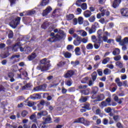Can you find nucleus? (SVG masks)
<instances>
[{
  "label": "nucleus",
  "instance_id": "obj_1",
  "mask_svg": "<svg viewBox=\"0 0 128 128\" xmlns=\"http://www.w3.org/2000/svg\"><path fill=\"white\" fill-rule=\"evenodd\" d=\"M50 61L48 60L46 58H44L40 60L41 64L37 67V70H41L42 72H44L46 70H48L50 68Z\"/></svg>",
  "mask_w": 128,
  "mask_h": 128
},
{
  "label": "nucleus",
  "instance_id": "obj_2",
  "mask_svg": "<svg viewBox=\"0 0 128 128\" xmlns=\"http://www.w3.org/2000/svg\"><path fill=\"white\" fill-rule=\"evenodd\" d=\"M64 36H66L63 30H60L56 36L48 39V40L50 42H56L60 40Z\"/></svg>",
  "mask_w": 128,
  "mask_h": 128
},
{
  "label": "nucleus",
  "instance_id": "obj_3",
  "mask_svg": "<svg viewBox=\"0 0 128 128\" xmlns=\"http://www.w3.org/2000/svg\"><path fill=\"white\" fill-rule=\"evenodd\" d=\"M20 18L17 17L16 20H12L10 23V26L12 28H16L18 25L20 24Z\"/></svg>",
  "mask_w": 128,
  "mask_h": 128
},
{
  "label": "nucleus",
  "instance_id": "obj_4",
  "mask_svg": "<svg viewBox=\"0 0 128 128\" xmlns=\"http://www.w3.org/2000/svg\"><path fill=\"white\" fill-rule=\"evenodd\" d=\"M110 36V34L108 32H105L103 36V42H107L108 44H113L114 40L109 39L108 40V36Z\"/></svg>",
  "mask_w": 128,
  "mask_h": 128
},
{
  "label": "nucleus",
  "instance_id": "obj_5",
  "mask_svg": "<svg viewBox=\"0 0 128 128\" xmlns=\"http://www.w3.org/2000/svg\"><path fill=\"white\" fill-rule=\"evenodd\" d=\"M97 34H98V40L100 42H102V40H104V31H102V30H99L97 32Z\"/></svg>",
  "mask_w": 128,
  "mask_h": 128
},
{
  "label": "nucleus",
  "instance_id": "obj_6",
  "mask_svg": "<svg viewBox=\"0 0 128 128\" xmlns=\"http://www.w3.org/2000/svg\"><path fill=\"white\" fill-rule=\"evenodd\" d=\"M46 90V86L42 85L38 86H36L34 88V92H42V90Z\"/></svg>",
  "mask_w": 128,
  "mask_h": 128
},
{
  "label": "nucleus",
  "instance_id": "obj_7",
  "mask_svg": "<svg viewBox=\"0 0 128 128\" xmlns=\"http://www.w3.org/2000/svg\"><path fill=\"white\" fill-rule=\"evenodd\" d=\"M52 7L50 6L47 7L46 9L43 11V13H42L43 16H48V14L52 12Z\"/></svg>",
  "mask_w": 128,
  "mask_h": 128
},
{
  "label": "nucleus",
  "instance_id": "obj_8",
  "mask_svg": "<svg viewBox=\"0 0 128 128\" xmlns=\"http://www.w3.org/2000/svg\"><path fill=\"white\" fill-rule=\"evenodd\" d=\"M74 72L72 70H69L64 74V78H72V76H74Z\"/></svg>",
  "mask_w": 128,
  "mask_h": 128
},
{
  "label": "nucleus",
  "instance_id": "obj_9",
  "mask_svg": "<svg viewBox=\"0 0 128 128\" xmlns=\"http://www.w3.org/2000/svg\"><path fill=\"white\" fill-rule=\"evenodd\" d=\"M120 2H122V0H114L112 6L114 8H116L120 4Z\"/></svg>",
  "mask_w": 128,
  "mask_h": 128
},
{
  "label": "nucleus",
  "instance_id": "obj_10",
  "mask_svg": "<svg viewBox=\"0 0 128 128\" xmlns=\"http://www.w3.org/2000/svg\"><path fill=\"white\" fill-rule=\"evenodd\" d=\"M74 124H84V118H80L77 119H76L74 121Z\"/></svg>",
  "mask_w": 128,
  "mask_h": 128
},
{
  "label": "nucleus",
  "instance_id": "obj_11",
  "mask_svg": "<svg viewBox=\"0 0 128 128\" xmlns=\"http://www.w3.org/2000/svg\"><path fill=\"white\" fill-rule=\"evenodd\" d=\"M121 14L123 16H128V8H122L121 10Z\"/></svg>",
  "mask_w": 128,
  "mask_h": 128
},
{
  "label": "nucleus",
  "instance_id": "obj_12",
  "mask_svg": "<svg viewBox=\"0 0 128 128\" xmlns=\"http://www.w3.org/2000/svg\"><path fill=\"white\" fill-rule=\"evenodd\" d=\"M30 98L34 100H40V95L38 94H34L30 96Z\"/></svg>",
  "mask_w": 128,
  "mask_h": 128
},
{
  "label": "nucleus",
  "instance_id": "obj_13",
  "mask_svg": "<svg viewBox=\"0 0 128 128\" xmlns=\"http://www.w3.org/2000/svg\"><path fill=\"white\" fill-rule=\"evenodd\" d=\"M98 41L94 42V48H96V50H98V48H100V44H102V42H103L102 40V42L98 40Z\"/></svg>",
  "mask_w": 128,
  "mask_h": 128
},
{
  "label": "nucleus",
  "instance_id": "obj_14",
  "mask_svg": "<svg viewBox=\"0 0 128 128\" xmlns=\"http://www.w3.org/2000/svg\"><path fill=\"white\" fill-rule=\"evenodd\" d=\"M20 46V42H17L16 44H14L12 48V50L14 52H18V46Z\"/></svg>",
  "mask_w": 128,
  "mask_h": 128
},
{
  "label": "nucleus",
  "instance_id": "obj_15",
  "mask_svg": "<svg viewBox=\"0 0 128 128\" xmlns=\"http://www.w3.org/2000/svg\"><path fill=\"white\" fill-rule=\"evenodd\" d=\"M96 102H101V100H104V94H100L98 95L96 97Z\"/></svg>",
  "mask_w": 128,
  "mask_h": 128
},
{
  "label": "nucleus",
  "instance_id": "obj_16",
  "mask_svg": "<svg viewBox=\"0 0 128 128\" xmlns=\"http://www.w3.org/2000/svg\"><path fill=\"white\" fill-rule=\"evenodd\" d=\"M74 45L76 46H78L80 44H82V40H80V39H76L74 40Z\"/></svg>",
  "mask_w": 128,
  "mask_h": 128
},
{
  "label": "nucleus",
  "instance_id": "obj_17",
  "mask_svg": "<svg viewBox=\"0 0 128 128\" xmlns=\"http://www.w3.org/2000/svg\"><path fill=\"white\" fill-rule=\"evenodd\" d=\"M91 76L92 82H96V80L98 76V73H96V72H93L91 74Z\"/></svg>",
  "mask_w": 128,
  "mask_h": 128
},
{
  "label": "nucleus",
  "instance_id": "obj_18",
  "mask_svg": "<svg viewBox=\"0 0 128 128\" xmlns=\"http://www.w3.org/2000/svg\"><path fill=\"white\" fill-rule=\"evenodd\" d=\"M124 44H128V37L124 38L120 43V46H124Z\"/></svg>",
  "mask_w": 128,
  "mask_h": 128
},
{
  "label": "nucleus",
  "instance_id": "obj_19",
  "mask_svg": "<svg viewBox=\"0 0 128 128\" xmlns=\"http://www.w3.org/2000/svg\"><path fill=\"white\" fill-rule=\"evenodd\" d=\"M84 14L85 18H90L92 16V12L88 10H86L84 12Z\"/></svg>",
  "mask_w": 128,
  "mask_h": 128
},
{
  "label": "nucleus",
  "instance_id": "obj_20",
  "mask_svg": "<svg viewBox=\"0 0 128 128\" xmlns=\"http://www.w3.org/2000/svg\"><path fill=\"white\" fill-rule=\"evenodd\" d=\"M38 116L39 117L42 116H48V112L44 110V111H41L38 114Z\"/></svg>",
  "mask_w": 128,
  "mask_h": 128
},
{
  "label": "nucleus",
  "instance_id": "obj_21",
  "mask_svg": "<svg viewBox=\"0 0 128 128\" xmlns=\"http://www.w3.org/2000/svg\"><path fill=\"white\" fill-rule=\"evenodd\" d=\"M36 58V53H32L30 56H28V60H34Z\"/></svg>",
  "mask_w": 128,
  "mask_h": 128
},
{
  "label": "nucleus",
  "instance_id": "obj_22",
  "mask_svg": "<svg viewBox=\"0 0 128 128\" xmlns=\"http://www.w3.org/2000/svg\"><path fill=\"white\" fill-rule=\"evenodd\" d=\"M8 78H10V81L11 82H14V73L12 72H10L8 74Z\"/></svg>",
  "mask_w": 128,
  "mask_h": 128
},
{
  "label": "nucleus",
  "instance_id": "obj_23",
  "mask_svg": "<svg viewBox=\"0 0 128 128\" xmlns=\"http://www.w3.org/2000/svg\"><path fill=\"white\" fill-rule=\"evenodd\" d=\"M50 2V0H42L40 6H46L47 4H48V2Z\"/></svg>",
  "mask_w": 128,
  "mask_h": 128
},
{
  "label": "nucleus",
  "instance_id": "obj_24",
  "mask_svg": "<svg viewBox=\"0 0 128 128\" xmlns=\"http://www.w3.org/2000/svg\"><path fill=\"white\" fill-rule=\"evenodd\" d=\"M74 52L76 56H80V47H76L74 50Z\"/></svg>",
  "mask_w": 128,
  "mask_h": 128
},
{
  "label": "nucleus",
  "instance_id": "obj_25",
  "mask_svg": "<svg viewBox=\"0 0 128 128\" xmlns=\"http://www.w3.org/2000/svg\"><path fill=\"white\" fill-rule=\"evenodd\" d=\"M120 54V50L118 48H116L112 52V54L114 56H116V54Z\"/></svg>",
  "mask_w": 128,
  "mask_h": 128
},
{
  "label": "nucleus",
  "instance_id": "obj_26",
  "mask_svg": "<svg viewBox=\"0 0 128 128\" xmlns=\"http://www.w3.org/2000/svg\"><path fill=\"white\" fill-rule=\"evenodd\" d=\"M30 120L33 122H36V116L35 114H32L30 116Z\"/></svg>",
  "mask_w": 128,
  "mask_h": 128
},
{
  "label": "nucleus",
  "instance_id": "obj_27",
  "mask_svg": "<svg viewBox=\"0 0 128 128\" xmlns=\"http://www.w3.org/2000/svg\"><path fill=\"white\" fill-rule=\"evenodd\" d=\"M80 92L81 94H82V96H88V94H90V91L88 90H81Z\"/></svg>",
  "mask_w": 128,
  "mask_h": 128
},
{
  "label": "nucleus",
  "instance_id": "obj_28",
  "mask_svg": "<svg viewBox=\"0 0 128 128\" xmlns=\"http://www.w3.org/2000/svg\"><path fill=\"white\" fill-rule=\"evenodd\" d=\"M64 56L66 58H72V54H70L68 52H66L65 53H64Z\"/></svg>",
  "mask_w": 128,
  "mask_h": 128
},
{
  "label": "nucleus",
  "instance_id": "obj_29",
  "mask_svg": "<svg viewBox=\"0 0 128 128\" xmlns=\"http://www.w3.org/2000/svg\"><path fill=\"white\" fill-rule=\"evenodd\" d=\"M44 120V122H43L44 124H48L52 120V118L50 117H48L47 118H43Z\"/></svg>",
  "mask_w": 128,
  "mask_h": 128
},
{
  "label": "nucleus",
  "instance_id": "obj_30",
  "mask_svg": "<svg viewBox=\"0 0 128 128\" xmlns=\"http://www.w3.org/2000/svg\"><path fill=\"white\" fill-rule=\"evenodd\" d=\"M32 50V48H30V47L28 46H25L24 47V52L25 54H28V52H30Z\"/></svg>",
  "mask_w": 128,
  "mask_h": 128
},
{
  "label": "nucleus",
  "instance_id": "obj_31",
  "mask_svg": "<svg viewBox=\"0 0 128 128\" xmlns=\"http://www.w3.org/2000/svg\"><path fill=\"white\" fill-rule=\"evenodd\" d=\"M36 12V10H30L27 12V14L28 16H32V14H34Z\"/></svg>",
  "mask_w": 128,
  "mask_h": 128
},
{
  "label": "nucleus",
  "instance_id": "obj_32",
  "mask_svg": "<svg viewBox=\"0 0 128 128\" xmlns=\"http://www.w3.org/2000/svg\"><path fill=\"white\" fill-rule=\"evenodd\" d=\"M86 50H92L94 48V45L92 44V43L88 44L86 46Z\"/></svg>",
  "mask_w": 128,
  "mask_h": 128
},
{
  "label": "nucleus",
  "instance_id": "obj_33",
  "mask_svg": "<svg viewBox=\"0 0 128 128\" xmlns=\"http://www.w3.org/2000/svg\"><path fill=\"white\" fill-rule=\"evenodd\" d=\"M116 65L118 68H122L124 66V65L122 64V62H120V61L117 62H116Z\"/></svg>",
  "mask_w": 128,
  "mask_h": 128
},
{
  "label": "nucleus",
  "instance_id": "obj_34",
  "mask_svg": "<svg viewBox=\"0 0 128 128\" xmlns=\"http://www.w3.org/2000/svg\"><path fill=\"white\" fill-rule=\"evenodd\" d=\"M100 10L101 12L102 16H104V14H106V10H104V8L100 7Z\"/></svg>",
  "mask_w": 128,
  "mask_h": 128
},
{
  "label": "nucleus",
  "instance_id": "obj_35",
  "mask_svg": "<svg viewBox=\"0 0 128 128\" xmlns=\"http://www.w3.org/2000/svg\"><path fill=\"white\" fill-rule=\"evenodd\" d=\"M10 56V53L8 52H5L3 54H2L1 57L2 58H8Z\"/></svg>",
  "mask_w": 128,
  "mask_h": 128
},
{
  "label": "nucleus",
  "instance_id": "obj_36",
  "mask_svg": "<svg viewBox=\"0 0 128 128\" xmlns=\"http://www.w3.org/2000/svg\"><path fill=\"white\" fill-rule=\"evenodd\" d=\"M66 18L68 20H72L74 18V14H70L69 15H67Z\"/></svg>",
  "mask_w": 128,
  "mask_h": 128
},
{
  "label": "nucleus",
  "instance_id": "obj_37",
  "mask_svg": "<svg viewBox=\"0 0 128 128\" xmlns=\"http://www.w3.org/2000/svg\"><path fill=\"white\" fill-rule=\"evenodd\" d=\"M86 0H77L76 4L78 6H80V3L84 2Z\"/></svg>",
  "mask_w": 128,
  "mask_h": 128
},
{
  "label": "nucleus",
  "instance_id": "obj_38",
  "mask_svg": "<svg viewBox=\"0 0 128 128\" xmlns=\"http://www.w3.org/2000/svg\"><path fill=\"white\" fill-rule=\"evenodd\" d=\"M112 72L110 71V70L108 68H106L104 70V74H106V76H108V74H110Z\"/></svg>",
  "mask_w": 128,
  "mask_h": 128
},
{
  "label": "nucleus",
  "instance_id": "obj_39",
  "mask_svg": "<svg viewBox=\"0 0 128 128\" xmlns=\"http://www.w3.org/2000/svg\"><path fill=\"white\" fill-rule=\"evenodd\" d=\"M30 84H28L24 86L22 88V90H30Z\"/></svg>",
  "mask_w": 128,
  "mask_h": 128
},
{
  "label": "nucleus",
  "instance_id": "obj_40",
  "mask_svg": "<svg viewBox=\"0 0 128 128\" xmlns=\"http://www.w3.org/2000/svg\"><path fill=\"white\" fill-rule=\"evenodd\" d=\"M96 32V29L94 28L92 26V28L89 30L90 34H94V32Z\"/></svg>",
  "mask_w": 128,
  "mask_h": 128
},
{
  "label": "nucleus",
  "instance_id": "obj_41",
  "mask_svg": "<svg viewBox=\"0 0 128 128\" xmlns=\"http://www.w3.org/2000/svg\"><path fill=\"white\" fill-rule=\"evenodd\" d=\"M87 100H88V96L82 97L80 99V102H86Z\"/></svg>",
  "mask_w": 128,
  "mask_h": 128
},
{
  "label": "nucleus",
  "instance_id": "obj_42",
  "mask_svg": "<svg viewBox=\"0 0 128 128\" xmlns=\"http://www.w3.org/2000/svg\"><path fill=\"white\" fill-rule=\"evenodd\" d=\"M78 22L79 24H84V18L80 16L78 18Z\"/></svg>",
  "mask_w": 128,
  "mask_h": 128
},
{
  "label": "nucleus",
  "instance_id": "obj_43",
  "mask_svg": "<svg viewBox=\"0 0 128 128\" xmlns=\"http://www.w3.org/2000/svg\"><path fill=\"white\" fill-rule=\"evenodd\" d=\"M82 34V36H88V33L84 30H80L79 31Z\"/></svg>",
  "mask_w": 128,
  "mask_h": 128
},
{
  "label": "nucleus",
  "instance_id": "obj_44",
  "mask_svg": "<svg viewBox=\"0 0 128 128\" xmlns=\"http://www.w3.org/2000/svg\"><path fill=\"white\" fill-rule=\"evenodd\" d=\"M81 8L82 10H86V8H88V5L86 4V3L82 4L81 5Z\"/></svg>",
  "mask_w": 128,
  "mask_h": 128
},
{
  "label": "nucleus",
  "instance_id": "obj_45",
  "mask_svg": "<svg viewBox=\"0 0 128 128\" xmlns=\"http://www.w3.org/2000/svg\"><path fill=\"white\" fill-rule=\"evenodd\" d=\"M71 64L73 65L74 66H76L80 64V62L76 60V62H71Z\"/></svg>",
  "mask_w": 128,
  "mask_h": 128
},
{
  "label": "nucleus",
  "instance_id": "obj_46",
  "mask_svg": "<svg viewBox=\"0 0 128 128\" xmlns=\"http://www.w3.org/2000/svg\"><path fill=\"white\" fill-rule=\"evenodd\" d=\"M88 80V77H86L84 78H83L81 80L82 84H86V82Z\"/></svg>",
  "mask_w": 128,
  "mask_h": 128
},
{
  "label": "nucleus",
  "instance_id": "obj_47",
  "mask_svg": "<svg viewBox=\"0 0 128 128\" xmlns=\"http://www.w3.org/2000/svg\"><path fill=\"white\" fill-rule=\"evenodd\" d=\"M114 58L116 62H118V60H120L122 58V56H120V55H118V56H114Z\"/></svg>",
  "mask_w": 128,
  "mask_h": 128
},
{
  "label": "nucleus",
  "instance_id": "obj_48",
  "mask_svg": "<svg viewBox=\"0 0 128 128\" xmlns=\"http://www.w3.org/2000/svg\"><path fill=\"white\" fill-rule=\"evenodd\" d=\"M98 92V87H94L92 88V92L94 94H96V92Z\"/></svg>",
  "mask_w": 128,
  "mask_h": 128
},
{
  "label": "nucleus",
  "instance_id": "obj_49",
  "mask_svg": "<svg viewBox=\"0 0 128 128\" xmlns=\"http://www.w3.org/2000/svg\"><path fill=\"white\" fill-rule=\"evenodd\" d=\"M34 102L29 101L28 102V106H30V108H32V106H34Z\"/></svg>",
  "mask_w": 128,
  "mask_h": 128
},
{
  "label": "nucleus",
  "instance_id": "obj_50",
  "mask_svg": "<svg viewBox=\"0 0 128 128\" xmlns=\"http://www.w3.org/2000/svg\"><path fill=\"white\" fill-rule=\"evenodd\" d=\"M110 58H106L103 60L102 62L104 64H106V63L110 62Z\"/></svg>",
  "mask_w": 128,
  "mask_h": 128
},
{
  "label": "nucleus",
  "instance_id": "obj_51",
  "mask_svg": "<svg viewBox=\"0 0 128 128\" xmlns=\"http://www.w3.org/2000/svg\"><path fill=\"white\" fill-rule=\"evenodd\" d=\"M81 50H82V52L84 54H86V46L82 44L81 45Z\"/></svg>",
  "mask_w": 128,
  "mask_h": 128
},
{
  "label": "nucleus",
  "instance_id": "obj_52",
  "mask_svg": "<svg viewBox=\"0 0 128 128\" xmlns=\"http://www.w3.org/2000/svg\"><path fill=\"white\" fill-rule=\"evenodd\" d=\"M88 20L89 22H94L96 20V16H91L90 18H89Z\"/></svg>",
  "mask_w": 128,
  "mask_h": 128
},
{
  "label": "nucleus",
  "instance_id": "obj_53",
  "mask_svg": "<svg viewBox=\"0 0 128 128\" xmlns=\"http://www.w3.org/2000/svg\"><path fill=\"white\" fill-rule=\"evenodd\" d=\"M92 40L93 42H98V39H96V36H92Z\"/></svg>",
  "mask_w": 128,
  "mask_h": 128
},
{
  "label": "nucleus",
  "instance_id": "obj_54",
  "mask_svg": "<svg viewBox=\"0 0 128 128\" xmlns=\"http://www.w3.org/2000/svg\"><path fill=\"white\" fill-rule=\"evenodd\" d=\"M90 104L86 103L84 105V108L85 110H90Z\"/></svg>",
  "mask_w": 128,
  "mask_h": 128
},
{
  "label": "nucleus",
  "instance_id": "obj_55",
  "mask_svg": "<svg viewBox=\"0 0 128 128\" xmlns=\"http://www.w3.org/2000/svg\"><path fill=\"white\" fill-rule=\"evenodd\" d=\"M9 38H12L14 37V32L12 31H10L8 35Z\"/></svg>",
  "mask_w": 128,
  "mask_h": 128
},
{
  "label": "nucleus",
  "instance_id": "obj_56",
  "mask_svg": "<svg viewBox=\"0 0 128 128\" xmlns=\"http://www.w3.org/2000/svg\"><path fill=\"white\" fill-rule=\"evenodd\" d=\"M97 72L100 76H102V70L98 69L97 70Z\"/></svg>",
  "mask_w": 128,
  "mask_h": 128
},
{
  "label": "nucleus",
  "instance_id": "obj_57",
  "mask_svg": "<svg viewBox=\"0 0 128 128\" xmlns=\"http://www.w3.org/2000/svg\"><path fill=\"white\" fill-rule=\"evenodd\" d=\"M92 26L95 28L96 30V28H100V26L98 25V22L94 23Z\"/></svg>",
  "mask_w": 128,
  "mask_h": 128
},
{
  "label": "nucleus",
  "instance_id": "obj_58",
  "mask_svg": "<svg viewBox=\"0 0 128 128\" xmlns=\"http://www.w3.org/2000/svg\"><path fill=\"white\" fill-rule=\"evenodd\" d=\"M81 42H82L83 44H86V42H88V38H84L82 40Z\"/></svg>",
  "mask_w": 128,
  "mask_h": 128
},
{
  "label": "nucleus",
  "instance_id": "obj_59",
  "mask_svg": "<svg viewBox=\"0 0 128 128\" xmlns=\"http://www.w3.org/2000/svg\"><path fill=\"white\" fill-rule=\"evenodd\" d=\"M42 28H44V30H46L48 28V22H44L42 26Z\"/></svg>",
  "mask_w": 128,
  "mask_h": 128
},
{
  "label": "nucleus",
  "instance_id": "obj_60",
  "mask_svg": "<svg viewBox=\"0 0 128 128\" xmlns=\"http://www.w3.org/2000/svg\"><path fill=\"white\" fill-rule=\"evenodd\" d=\"M104 110L106 112H107V114H110V112H112V108H110L108 107V108H106L104 109Z\"/></svg>",
  "mask_w": 128,
  "mask_h": 128
},
{
  "label": "nucleus",
  "instance_id": "obj_61",
  "mask_svg": "<svg viewBox=\"0 0 128 128\" xmlns=\"http://www.w3.org/2000/svg\"><path fill=\"white\" fill-rule=\"evenodd\" d=\"M66 84L68 86H72V80H68L67 81Z\"/></svg>",
  "mask_w": 128,
  "mask_h": 128
},
{
  "label": "nucleus",
  "instance_id": "obj_62",
  "mask_svg": "<svg viewBox=\"0 0 128 128\" xmlns=\"http://www.w3.org/2000/svg\"><path fill=\"white\" fill-rule=\"evenodd\" d=\"M28 116V112L26 110L23 111L22 113V116L24 118L25 116Z\"/></svg>",
  "mask_w": 128,
  "mask_h": 128
},
{
  "label": "nucleus",
  "instance_id": "obj_63",
  "mask_svg": "<svg viewBox=\"0 0 128 128\" xmlns=\"http://www.w3.org/2000/svg\"><path fill=\"white\" fill-rule=\"evenodd\" d=\"M73 38H76V40H80V36L77 35L76 34H73Z\"/></svg>",
  "mask_w": 128,
  "mask_h": 128
},
{
  "label": "nucleus",
  "instance_id": "obj_64",
  "mask_svg": "<svg viewBox=\"0 0 128 128\" xmlns=\"http://www.w3.org/2000/svg\"><path fill=\"white\" fill-rule=\"evenodd\" d=\"M113 118L115 122H118L120 120V116H114Z\"/></svg>",
  "mask_w": 128,
  "mask_h": 128
}]
</instances>
